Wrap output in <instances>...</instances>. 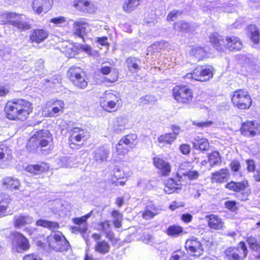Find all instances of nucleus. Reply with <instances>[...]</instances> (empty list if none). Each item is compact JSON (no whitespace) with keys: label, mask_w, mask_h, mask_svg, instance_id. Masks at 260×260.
I'll use <instances>...</instances> for the list:
<instances>
[{"label":"nucleus","mask_w":260,"mask_h":260,"mask_svg":"<svg viewBox=\"0 0 260 260\" xmlns=\"http://www.w3.org/2000/svg\"><path fill=\"white\" fill-rule=\"evenodd\" d=\"M32 109L31 103L22 99L9 101L5 108L6 116L9 119L20 121L25 120Z\"/></svg>","instance_id":"nucleus-1"},{"label":"nucleus","mask_w":260,"mask_h":260,"mask_svg":"<svg viewBox=\"0 0 260 260\" xmlns=\"http://www.w3.org/2000/svg\"><path fill=\"white\" fill-rule=\"evenodd\" d=\"M68 77L72 83L79 89H85L88 85V78L83 69L71 67L67 72Z\"/></svg>","instance_id":"nucleus-2"},{"label":"nucleus","mask_w":260,"mask_h":260,"mask_svg":"<svg viewBox=\"0 0 260 260\" xmlns=\"http://www.w3.org/2000/svg\"><path fill=\"white\" fill-rule=\"evenodd\" d=\"M232 102L236 108L246 110L248 109L251 106L252 100L247 90L238 89L233 93Z\"/></svg>","instance_id":"nucleus-3"},{"label":"nucleus","mask_w":260,"mask_h":260,"mask_svg":"<svg viewBox=\"0 0 260 260\" xmlns=\"http://www.w3.org/2000/svg\"><path fill=\"white\" fill-rule=\"evenodd\" d=\"M174 99L179 103L188 104L193 98L192 90L187 85H177L172 90Z\"/></svg>","instance_id":"nucleus-4"},{"label":"nucleus","mask_w":260,"mask_h":260,"mask_svg":"<svg viewBox=\"0 0 260 260\" xmlns=\"http://www.w3.org/2000/svg\"><path fill=\"white\" fill-rule=\"evenodd\" d=\"M47 242L49 247L56 251L67 250L69 246L68 241L59 232L52 233L48 236Z\"/></svg>","instance_id":"nucleus-5"},{"label":"nucleus","mask_w":260,"mask_h":260,"mask_svg":"<svg viewBox=\"0 0 260 260\" xmlns=\"http://www.w3.org/2000/svg\"><path fill=\"white\" fill-rule=\"evenodd\" d=\"M120 99L111 91H106L100 101L103 108L108 112L115 110L118 107Z\"/></svg>","instance_id":"nucleus-6"},{"label":"nucleus","mask_w":260,"mask_h":260,"mask_svg":"<svg viewBox=\"0 0 260 260\" xmlns=\"http://www.w3.org/2000/svg\"><path fill=\"white\" fill-rule=\"evenodd\" d=\"M137 136L134 134L127 135L122 137L116 145V149L117 154L119 155H124L127 154L128 150L127 148L123 146V145L129 147L130 148H133L137 144Z\"/></svg>","instance_id":"nucleus-7"},{"label":"nucleus","mask_w":260,"mask_h":260,"mask_svg":"<svg viewBox=\"0 0 260 260\" xmlns=\"http://www.w3.org/2000/svg\"><path fill=\"white\" fill-rule=\"evenodd\" d=\"M247 254L245 244L240 242L237 248L229 247L225 251L227 257L230 260H243Z\"/></svg>","instance_id":"nucleus-8"},{"label":"nucleus","mask_w":260,"mask_h":260,"mask_svg":"<svg viewBox=\"0 0 260 260\" xmlns=\"http://www.w3.org/2000/svg\"><path fill=\"white\" fill-rule=\"evenodd\" d=\"M29 248L28 240L22 234L16 232L14 234L12 249L16 252L27 250Z\"/></svg>","instance_id":"nucleus-9"},{"label":"nucleus","mask_w":260,"mask_h":260,"mask_svg":"<svg viewBox=\"0 0 260 260\" xmlns=\"http://www.w3.org/2000/svg\"><path fill=\"white\" fill-rule=\"evenodd\" d=\"M240 131L245 136L254 137L260 134V124L256 122L247 121L242 124Z\"/></svg>","instance_id":"nucleus-10"},{"label":"nucleus","mask_w":260,"mask_h":260,"mask_svg":"<svg viewBox=\"0 0 260 260\" xmlns=\"http://www.w3.org/2000/svg\"><path fill=\"white\" fill-rule=\"evenodd\" d=\"M185 247L187 251L194 256H199L203 252L202 245L197 238L192 237L187 240Z\"/></svg>","instance_id":"nucleus-11"},{"label":"nucleus","mask_w":260,"mask_h":260,"mask_svg":"<svg viewBox=\"0 0 260 260\" xmlns=\"http://www.w3.org/2000/svg\"><path fill=\"white\" fill-rule=\"evenodd\" d=\"M194 80L199 81H206L213 77V68L209 67H199L194 69Z\"/></svg>","instance_id":"nucleus-12"},{"label":"nucleus","mask_w":260,"mask_h":260,"mask_svg":"<svg viewBox=\"0 0 260 260\" xmlns=\"http://www.w3.org/2000/svg\"><path fill=\"white\" fill-rule=\"evenodd\" d=\"M70 141L74 144L84 141L89 136L87 129L78 127H75L71 130Z\"/></svg>","instance_id":"nucleus-13"},{"label":"nucleus","mask_w":260,"mask_h":260,"mask_svg":"<svg viewBox=\"0 0 260 260\" xmlns=\"http://www.w3.org/2000/svg\"><path fill=\"white\" fill-rule=\"evenodd\" d=\"M92 237L96 243L94 246V250L96 252L102 254H105L109 252L110 246L108 242L102 240L101 236L98 234H93Z\"/></svg>","instance_id":"nucleus-14"},{"label":"nucleus","mask_w":260,"mask_h":260,"mask_svg":"<svg viewBox=\"0 0 260 260\" xmlns=\"http://www.w3.org/2000/svg\"><path fill=\"white\" fill-rule=\"evenodd\" d=\"M52 3L51 0H34L32 8L35 13L40 14L48 12L51 8Z\"/></svg>","instance_id":"nucleus-15"},{"label":"nucleus","mask_w":260,"mask_h":260,"mask_svg":"<svg viewBox=\"0 0 260 260\" xmlns=\"http://www.w3.org/2000/svg\"><path fill=\"white\" fill-rule=\"evenodd\" d=\"M14 225L16 228H21L34 222V218L26 213L15 215L14 217Z\"/></svg>","instance_id":"nucleus-16"},{"label":"nucleus","mask_w":260,"mask_h":260,"mask_svg":"<svg viewBox=\"0 0 260 260\" xmlns=\"http://www.w3.org/2000/svg\"><path fill=\"white\" fill-rule=\"evenodd\" d=\"M50 135V133L47 130L38 131L30 138L29 142H34L36 139L42 147H46L51 140Z\"/></svg>","instance_id":"nucleus-17"},{"label":"nucleus","mask_w":260,"mask_h":260,"mask_svg":"<svg viewBox=\"0 0 260 260\" xmlns=\"http://www.w3.org/2000/svg\"><path fill=\"white\" fill-rule=\"evenodd\" d=\"M205 219L207 220L208 226L210 229L218 231L223 229L224 222L217 215L214 214L206 215Z\"/></svg>","instance_id":"nucleus-18"},{"label":"nucleus","mask_w":260,"mask_h":260,"mask_svg":"<svg viewBox=\"0 0 260 260\" xmlns=\"http://www.w3.org/2000/svg\"><path fill=\"white\" fill-rule=\"evenodd\" d=\"M153 164L162 175H169L171 171V167L169 162L162 158L156 157L153 158Z\"/></svg>","instance_id":"nucleus-19"},{"label":"nucleus","mask_w":260,"mask_h":260,"mask_svg":"<svg viewBox=\"0 0 260 260\" xmlns=\"http://www.w3.org/2000/svg\"><path fill=\"white\" fill-rule=\"evenodd\" d=\"M11 202V199L9 194L2 193L0 194V217L12 214L8 210V206Z\"/></svg>","instance_id":"nucleus-20"},{"label":"nucleus","mask_w":260,"mask_h":260,"mask_svg":"<svg viewBox=\"0 0 260 260\" xmlns=\"http://www.w3.org/2000/svg\"><path fill=\"white\" fill-rule=\"evenodd\" d=\"M88 26L89 24L84 20L75 22L73 26L74 33L76 36L83 38L86 34V29Z\"/></svg>","instance_id":"nucleus-21"},{"label":"nucleus","mask_w":260,"mask_h":260,"mask_svg":"<svg viewBox=\"0 0 260 260\" xmlns=\"http://www.w3.org/2000/svg\"><path fill=\"white\" fill-rule=\"evenodd\" d=\"M230 51H239L243 47L240 39L235 36L226 37L225 46Z\"/></svg>","instance_id":"nucleus-22"},{"label":"nucleus","mask_w":260,"mask_h":260,"mask_svg":"<svg viewBox=\"0 0 260 260\" xmlns=\"http://www.w3.org/2000/svg\"><path fill=\"white\" fill-rule=\"evenodd\" d=\"M229 170L228 169H221L218 171L212 173L211 180L212 182L221 183L228 180L229 176Z\"/></svg>","instance_id":"nucleus-23"},{"label":"nucleus","mask_w":260,"mask_h":260,"mask_svg":"<svg viewBox=\"0 0 260 260\" xmlns=\"http://www.w3.org/2000/svg\"><path fill=\"white\" fill-rule=\"evenodd\" d=\"M74 6L81 11L89 13H94L96 9L92 3L83 0H79L75 2Z\"/></svg>","instance_id":"nucleus-24"},{"label":"nucleus","mask_w":260,"mask_h":260,"mask_svg":"<svg viewBox=\"0 0 260 260\" xmlns=\"http://www.w3.org/2000/svg\"><path fill=\"white\" fill-rule=\"evenodd\" d=\"M49 165L46 162L35 165H28L25 168V171L34 175H38L49 171Z\"/></svg>","instance_id":"nucleus-25"},{"label":"nucleus","mask_w":260,"mask_h":260,"mask_svg":"<svg viewBox=\"0 0 260 260\" xmlns=\"http://www.w3.org/2000/svg\"><path fill=\"white\" fill-rule=\"evenodd\" d=\"M49 32L47 30L43 29H37L34 30L30 35V38L32 42L40 43L45 40L48 36Z\"/></svg>","instance_id":"nucleus-26"},{"label":"nucleus","mask_w":260,"mask_h":260,"mask_svg":"<svg viewBox=\"0 0 260 260\" xmlns=\"http://www.w3.org/2000/svg\"><path fill=\"white\" fill-rule=\"evenodd\" d=\"M3 187L10 190L18 189L20 186L19 180L14 177H8L2 180Z\"/></svg>","instance_id":"nucleus-27"},{"label":"nucleus","mask_w":260,"mask_h":260,"mask_svg":"<svg viewBox=\"0 0 260 260\" xmlns=\"http://www.w3.org/2000/svg\"><path fill=\"white\" fill-rule=\"evenodd\" d=\"M75 160V158L73 157L61 156L56 159L55 162L58 168H72L76 165Z\"/></svg>","instance_id":"nucleus-28"},{"label":"nucleus","mask_w":260,"mask_h":260,"mask_svg":"<svg viewBox=\"0 0 260 260\" xmlns=\"http://www.w3.org/2000/svg\"><path fill=\"white\" fill-rule=\"evenodd\" d=\"M192 143L195 149L201 151H206L209 147V143L207 139L200 136L195 137Z\"/></svg>","instance_id":"nucleus-29"},{"label":"nucleus","mask_w":260,"mask_h":260,"mask_svg":"<svg viewBox=\"0 0 260 260\" xmlns=\"http://www.w3.org/2000/svg\"><path fill=\"white\" fill-rule=\"evenodd\" d=\"M109 154V151L104 147L96 149L93 152V159L98 163L106 161Z\"/></svg>","instance_id":"nucleus-30"},{"label":"nucleus","mask_w":260,"mask_h":260,"mask_svg":"<svg viewBox=\"0 0 260 260\" xmlns=\"http://www.w3.org/2000/svg\"><path fill=\"white\" fill-rule=\"evenodd\" d=\"M160 211L161 209L160 208L156 207L153 204H150L146 206L142 215L144 218L149 220L159 214Z\"/></svg>","instance_id":"nucleus-31"},{"label":"nucleus","mask_w":260,"mask_h":260,"mask_svg":"<svg viewBox=\"0 0 260 260\" xmlns=\"http://www.w3.org/2000/svg\"><path fill=\"white\" fill-rule=\"evenodd\" d=\"M209 40L217 50H220L222 46H225V41H224L222 36L216 32L211 34Z\"/></svg>","instance_id":"nucleus-32"},{"label":"nucleus","mask_w":260,"mask_h":260,"mask_svg":"<svg viewBox=\"0 0 260 260\" xmlns=\"http://www.w3.org/2000/svg\"><path fill=\"white\" fill-rule=\"evenodd\" d=\"M247 186V182L244 181L238 182L232 181L225 185L226 188L236 192L243 190Z\"/></svg>","instance_id":"nucleus-33"},{"label":"nucleus","mask_w":260,"mask_h":260,"mask_svg":"<svg viewBox=\"0 0 260 260\" xmlns=\"http://www.w3.org/2000/svg\"><path fill=\"white\" fill-rule=\"evenodd\" d=\"M180 189L181 185L174 180L170 178L167 180L165 183L164 191L166 193L170 194Z\"/></svg>","instance_id":"nucleus-34"},{"label":"nucleus","mask_w":260,"mask_h":260,"mask_svg":"<svg viewBox=\"0 0 260 260\" xmlns=\"http://www.w3.org/2000/svg\"><path fill=\"white\" fill-rule=\"evenodd\" d=\"M127 122L126 119L123 117L116 118L113 123V131L118 134L122 133L126 128Z\"/></svg>","instance_id":"nucleus-35"},{"label":"nucleus","mask_w":260,"mask_h":260,"mask_svg":"<svg viewBox=\"0 0 260 260\" xmlns=\"http://www.w3.org/2000/svg\"><path fill=\"white\" fill-rule=\"evenodd\" d=\"M101 72L104 75H107L111 72V76L110 78L107 79V81L109 82H116L118 78V73L116 71L111 70V68L107 66H103L101 68Z\"/></svg>","instance_id":"nucleus-36"},{"label":"nucleus","mask_w":260,"mask_h":260,"mask_svg":"<svg viewBox=\"0 0 260 260\" xmlns=\"http://www.w3.org/2000/svg\"><path fill=\"white\" fill-rule=\"evenodd\" d=\"M140 4V0H125L122 8L125 12L130 13L136 9Z\"/></svg>","instance_id":"nucleus-37"},{"label":"nucleus","mask_w":260,"mask_h":260,"mask_svg":"<svg viewBox=\"0 0 260 260\" xmlns=\"http://www.w3.org/2000/svg\"><path fill=\"white\" fill-rule=\"evenodd\" d=\"M68 57H74L76 54V48L72 44L64 42L61 46V50Z\"/></svg>","instance_id":"nucleus-38"},{"label":"nucleus","mask_w":260,"mask_h":260,"mask_svg":"<svg viewBox=\"0 0 260 260\" xmlns=\"http://www.w3.org/2000/svg\"><path fill=\"white\" fill-rule=\"evenodd\" d=\"M175 140V136L173 135H171L170 133L164 134L159 136L157 138L158 143L163 145H171Z\"/></svg>","instance_id":"nucleus-39"},{"label":"nucleus","mask_w":260,"mask_h":260,"mask_svg":"<svg viewBox=\"0 0 260 260\" xmlns=\"http://www.w3.org/2000/svg\"><path fill=\"white\" fill-rule=\"evenodd\" d=\"M15 20H10V24L14 26L20 30H28L30 28V26L28 23L24 21H22L19 19V16L14 18Z\"/></svg>","instance_id":"nucleus-40"},{"label":"nucleus","mask_w":260,"mask_h":260,"mask_svg":"<svg viewBox=\"0 0 260 260\" xmlns=\"http://www.w3.org/2000/svg\"><path fill=\"white\" fill-rule=\"evenodd\" d=\"M52 110L54 112L55 116H57L63 112L64 103L61 100H51Z\"/></svg>","instance_id":"nucleus-41"},{"label":"nucleus","mask_w":260,"mask_h":260,"mask_svg":"<svg viewBox=\"0 0 260 260\" xmlns=\"http://www.w3.org/2000/svg\"><path fill=\"white\" fill-rule=\"evenodd\" d=\"M96 228L104 233L107 237L110 238L111 225L109 221L105 220L99 222L97 224Z\"/></svg>","instance_id":"nucleus-42"},{"label":"nucleus","mask_w":260,"mask_h":260,"mask_svg":"<svg viewBox=\"0 0 260 260\" xmlns=\"http://www.w3.org/2000/svg\"><path fill=\"white\" fill-rule=\"evenodd\" d=\"M126 62L129 71L132 73H135L140 69L138 65L140 60L137 58L129 57L126 59Z\"/></svg>","instance_id":"nucleus-43"},{"label":"nucleus","mask_w":260,"mask_h":260,"mask_svg":"<svg viewBox=\"0 0 260 260\" xmlns=\"http://www.w3.org/2000/svg\"><path fill=\"white\" fill-rule=\"evenodd\" d=\"M248 29L250 31V39L255 45L259 43V32L257 27L254 25H250L248 26Z\"/></svg>","instance_id":"nucleus-44"},{"label":"nucleus","mask_w":260,"mask_h":260,"mask_svg":"<svg viewBox=\"0 0 260 260\" xmlns=\"http://www.w3.org/2000/svg\"><path fill=\"white\" fill-rule=\"evenodd\" d=\"M190 54L196 57L197 59L201 60L205 57L206 51L202 47L197 46L191 49Z\"/></svg>","instance_id":"nucleus-45"},{"label":"nucleus","mask_w":260,"mask_h":260,"mask_svg":"<svg viewBox=\"0 0 260 260\" xmlns=\"http://www.w3.org/2000/svg\"><path fill=\"white\" fill-rule=\"evenodd\" d=\"M17 16V14L14 13L0 12V23L1 24H10V20H12V19Z\"/></svg>","instance_id":"nucleus-46"},{"label":"nucleus","mask_w":260,"mask_h":260,"mask_svg":"<svg viewBox=\"0 0 260 260\" xmlns=\"http://www.w3.org/2000/svg\"><path fill=\"white\" fill-rule=\"evenodd\" d=\"M211 167L221 163L220 154L217 151H214L208 155V160Z\"/></svg>","instance_id":"nucleus-47"},{"label":"nucleus","mask_w":260,"mask_h":260,"mask_svg":"<svg viewBox=\"0 0 260 260\" xmlns=\"http://www.w3.org/2000/svg\"><path fill=\"white\" fill-rule=\"evenodd\" d=\"M36 224L38 226H41L44 228H48L54 230L58 227V224L56 222H52L44 219H40L37 221Z\"/></svg>","instance_id":"nucleus-48"},{"label":"nucleus","mask_w":260,"mask_h":260,"mask_svg":"<svg viewBox=\"0 0 260 260\" xmlns=\"http://www.w3.org/2000/svg\"><path fill=\"white\" fill-rule=\"evenodd\" d=\"M174 29L178 31L186 32L190 29V25L184 21H179L174 24Z\"/></svg>","instance_id":"nucleus-49"},{"label":"nucleus","mask_w":260,"mask_h":260,"mask_svg":"<svg viewBox=\"0 0 260 260\" xmlns=\"http://www.w3.org/2000/svg\"><path fill=\"white\" fill-rule=\"evenodd\" d=\"M112 216L113 218V224L115 228H120L121 226V221L122 220V215L117 210H114L112 213Z\"/></svg>","instance_id":"nucleus-50"},{"label":"nucleus","mask_w":260,"mask_h":260,"mask_svg":"<svg viewBox=\"0 0 260 260\" xmlns=\"http://www.w3.org/2000/svg\"><path fill=\"white\" fill-rule=\"evenodd\" d=\"M230 167L231 170L234 172L233 175L235 177L242 176V174L239 171L241 165L239 161L235 160L232 161L230 164Z\"/></svg>","instance_id":"nucleus-51"},{"label":"nucleus","mask_w":260,"mask_h":260,"mask_svg":"<svg viewBox=\"0 0 260 260\" xmlns=\"http://www.w3.org/2000/svg\"><path fill=\"white\" fill-rule=\"evenodd\" d=\"M11 154V150L6 145H0V160L4 159L6 160L10 158Z\"/></svg>","instance_id":"nucleus-52"},{"label":"nucleus","mask_w":260,"mask_h":260,"mask_svg":"<svg viewBox=\"0 0 260 260\" xmlns=\"http://www.w3.org/2000/svg\"><path fill=\"white\" fill-rule=\"evenodd\" d=\"M247 242L252 250L258 251L260 247V241H258L254 237H249L247 238Z\"/></svg>","instance_id":"nucleus-53"},{"label":"nucleus","mask_w":260,"mask_h":260,"mask_svg":"<svg viewBox=\"0 0 260 260\" xmlns=\"http://www.w3.org/2000/svg\"><path fill=\"white\" fill-rule=\"evenodd\" d=\"M43 115L45 117H54V112L52 110V104L50 101L48 102L44 107L42 112Z\"/></svg>","instance_id":"nucleus-54"},{"label":"nucleus","mask_w":260,"mask_h":260,"mask_svg":"<svg viewBox=\"0 0 260 260\" xmlns=\"http://www.w3.org/2000/svg\"><path fill=\"white\" fill-rule=\"evenodd\" d=\"M182 232V228L179 226H170L167 229V233L171 236H178Z\"/></svg>","instance_id":"nucleus-55"},{"label":"nucleus","mask_w":260,"mask_h":260,"mask_svg":"<svg viewBox=\"0 0 260 260\" xmlns=\"http://www.w3.org/2000/svg\"><path fill=\"white\" fill-rule=\"evenodd\" d=\"M171 258L172 260H187V255L184 251L178 250L172 253Z\"/></svg>","instance_id":"nucleus-56"},{"label":"nucleus","mask_w":260,"mask_h":260,"mask_svg":"<svg viewBox=\"0 0 260 260\" xmlns=\"http://www.w3.org/2000/svg\"><path fill=\"white\" fill-rule=\"evenodd\" d=\"M92 212L91 211L90 213L81 217L73 218L72 220L73 222L76 224H85L86 225V224L85 223L87 219L90 217Z\"/></svg>","instance_id":"nucleus-57"},{"label":"nucleus","mask_w":260,"mask_h":260,"mask_svg":"<svg viewBox=\"0 0 260 260\" xmlns=\"http://www.w3.org/2000/svg\"><path fill=\"white\" fill-rule=\"evenodd\" d=\"M65 22L66 19L63 16L55 17L50 20V22L53 23L55 26H60Z\"/></svg>","instance_id":"nucleus-58"},{"label":"nucleus","mask_w":260,"mask_h":260,"mask_svg":"<svg viewBox=\"0 0 260 260\" xmlns=\"http://www.w3.org/2000/svg\"><path fill=\"white\" fill-rule=\"evenodd\" d=\"M184 176H186L190 179H196L199 176V173L197 171H188L181 172Z\"/></svg>","instance_id":"nucleus-59"},{"label":"nucleus","mask_w":260,"mask_h":260,"mask_svg":"<svg viewBox=\"0 0 260 260\" xmlns=\"http://www.w3.org/2000/svg\"><path fill=\"white\" fill-rule=\"evenodd\" d=\"M192 124L194 125H196L199 127L201 128H205V127H208L212 125L213 122L211 121H201V122H198L193 121L192 122Z\"/></svg>","instance_id":"nucleus-60"},{"label":"nucleus","mask_w":260,"mask_h":260,"mask_svg":"<svg viewBox=\"0 0 260 260\" xmlns=\"http://www.w3.org/2000/svg\"><path fill=\"white\" fill-rule=\"evenodd\" d=\"M80 48L81 50L84 51L89 55H93L94 54L95 52L92 50L90 46L87 45H80Z\"/></svg>","instance_id":"nucleus-61"},{"label":"nucleus","mask_w":260,"mask_h":260,"mask_svg":"<svg viewBox=\"0 0 260 260\" xmlns=\"http://www.w3.org/2000/svg\"><path fill=\"white\" fill-rule=\"evenodd\" d=\"M190 165L189 162H184L182 163L179 167L178 171L177 172V175L178 176H184L181 174V172H183L184 171H188L186 170V169L188 168V167Z\"/></svg>","instance_id":"nucleus-62"},{"label":"nucleus","mask_w":260,"mask_h":260,"mask_svg":"<svg viewBox=\"0 0 260 260\" xmlns=\"http://www.w3.org/2000/svg\"><path fill=\"white\" fill-rule=\"evenodd\" d=\"M179 150L182 154L186 155L190 153V147L189 145L188 144H182L180 146Z\"/></svg>","instance_id":"nucleus-63"},{"label":"nucleus","mask_w":260,"mask_h":260,"mask_svg":"<svg viewBox=\"0 0 260 260\" xmlns=\"http://www.w3.org/2000/svg\"><path fill=\"white\" fill-rule=\"evenodd\" d=\"M23 260H43L38 255L31 253L25 255L23 257Z\"/></svg>","instance_id":"nucleus-64"}]
</instances>
